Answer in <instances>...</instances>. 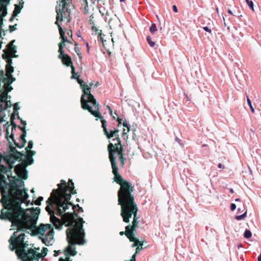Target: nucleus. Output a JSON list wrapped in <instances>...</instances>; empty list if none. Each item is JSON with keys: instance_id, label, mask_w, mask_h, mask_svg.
<instances>
[{"instance_id": "1", "label": "nucleus", "mask_w": 261, "mask_h": 261, "mask_svg": "<svg viewBox=\"0 0 261 261\" xmlns=\"http://www.w3.org/2000/svg\"><path fill=\"white\" fill-rule=\"evenodd\" d=\"M27 199L19 197L9 203H3V208L1 210L0 219L11 222L12 227L17 228L18 234L24 232L30 234L29 231H27V230H29L32 232V236L40 234L39 236H43L46 230L49 231L53 227L50 224L41 223L38 226H36L40 209L38 207L32 208L30 210L31 215H30L27 213L30 208L24 209L21 206Z\"/></svg>"}, {"instance_id": "2", "label": "nucleus", "mask_w": 261, "mask_h": 261, "mask_svg": "<svg viewBox=\"0 0 261 261\" xmlns=\"http://www.w3.org/2000/svg\"><path fill=\"white\" fill-rule=\"evenodd\" d=\"M17 158L11 154L3 155L0 152V191L2 198L0 202L9 203L19 197L28 199V190L24 188V182L20 178L12 175V169L15 167L14 164Z\"/></svg>"}, {"instance_id": "3", "label": "nucleus", "mask_w": 261, "mask_h": 261, "mask_svg": "<svg viewBox=\"0 0 261 261\" xmlns=\"http://www.w3.org/2000/svg\"><path fill=\"white\" fill-rule=\"evenodd\" d=\"M134 190L123 192H118V205H121L120 215L123 221L125 223L129 222V219L134 216L133 225H128L125 227V235L130 241H137L139 240L135 237L136 228L138 226L139 217L137 216L138 208L135 203L134 197L132 194Z\"/></svg>"}, {"instance_id": "4", "label": "nucleus", "mask_w": 261, "mask_h": 261, "mask_svg": "<svg viewBox=\"0 0 261 261\" xmlns=\"http://www.w3.org/2000/svg\"><path fill=\"white\" fill-rule=\"evenodd\" d=\"M18 231H14L8 242L9 249L11 251L15 250V253L19 259L21 261L39 260L41 257L47 255L48 249L43 247L42 253H40L32 248H29V242L25 240L24 233L18 234ZM30 245H32L31 244Z\"/></svg>"}, {"instance_id": "5", "label": "nucleus", "mask_w": 261, "mask_h": 261, "mask_svg": "<svg viewBox=\"0 0 261 261\" xmlns=\"http://www.w3.org/2000/svg\"><path fill=\"white\" fill-rule=\"evenodd\" d=\"M79 219L82 224L77 226L69 228L66 230V238L68 242V246L64 250L65 258L60 257L59 261H72L69 256H75L77 252L75 251V245H83L86 242L85 239V232L83 228V224L85 222L82 217Z\"/></svg>"}, {"instance_id": "6", "label": "nucleus", "mask_w": 261, "mask_h": 261, "mask_svg": "<svg viewBox=\"0 0 261 261\" xmlns=\"http://www.w3.org/2000/svg\"><path fill=\"white\" fill-rule=\"evenodd\" d=\"M108 150L109 152L110 161L112 168V172L114 175V180L116 183L120 185V188L118 190V192H123L134 190L132 184L129 182L124 180L118 173V168L116 165V154H117L118 155L121 165L123 167L124 164V161H125V159L124 158L123 154V151H122V150L115 149L114 145L111 142H110L108 145Z\"/></svg>"}, {"instance_id": "7", "label": "nucleus", "mask_w": 261, "mask_h": 261, "mask_svg": "<svg viewBox=\"0 0 261 261\" xmlns=\"http://www.w3.org/2000/svg\"><path fill=\"white\" fill-rule=\"evenodd\" d=\"M59 189H54L53 190L50 196L52 199L54 200V202L58 207L59 213H62L61 211V207H65L66 209H68V204L66 202L70 199L71 194L68 193V191H71L74 189V183L72 180L69 179V185L66 182L65 180L62 179L61 183L57 185Z\"/></svg>"}, {"instance_id": "8", "label": "nucleus", "mask_w": 261, "mask_h": 261, "mask_svg": "<svg viewBox=\"0 0 261 261\" xmlns=\"http://www.w3.org/2000/svg\"><path fill=\"white\" fill-rule=\"evenodd\" d=\"M46 202L47 205L45 207V210L50 215V222L56 229L59 230L61 229L63 227L61 220L55 215H57L59 216H62L67 209L65 210V207H61V211L62 213H59L58 207L54 202V200L52 199L51 197H49Z\"/></svg>"}, {"instance_id": "9", "label": "nucleus", "mask_w": 261, "mask_h": 261, "mask_svg": "<svg viewBox=\"0 0 261 261\" xmlns=\"http://www.w3.org/2000/svg\"><path fill=\"white\" fill-rule=\"evenodd\" d=\"M91 97L93 100V102L90 104L85 103L84 97L82 100V109L88 110L92 115L96 118H98L101 122V127L103 128V133H108V129L107 128V121L104 119L103 117L99 112V105L96 101V99L93 95H91Z\"/></svg>"}, {"instance_id": "10", "label": "nucleus", "mask_w": 261, "mask_h": 261, "mask_svg": "<svg viewBox=\"0 0 261 261\" xmlns=\"http://www.w3.org/2000/svg\"><path fill=\"white\" fill-rule=\"evenodd\" d=\"M3 58L6 60L7 64L6 65V70L7 73V78L8 79V82L4 84L3 86L7 88V92H11L13 90V87L11 84L13 82L16 81V79L13 76L12 73L14 72V68L12 66V59L11 57L9 55L4 53L2 55Z\"/></svg>"}, {"instance_id": "11", "label": "nucleus", "mask_w": 261, "mask_h": 261, "mask_svg": "<svg viewBox=\"0 0 261 261\" xmlns=\"http://www.w3.org/2000/svg\"><path fill=\"white\" fill-rule=\"evenodd\" d=\"M34 160L31 155H27L26 160L16 165L15 174L19 178L25 180L27 179L28 171L26 168L34 163Z\"/></svg>"}, {"instance_id": "12", "label": "nucleus", "mask_w": 261, "mask_h": 261, "mask_svg": "<svg viewBox=\"0 0 261 261\" xmlns=\"http://www.w3.org/2000/svg\"><path fill=\"white\" fill-rule=\"evenodd\" d=\"M72 0H61L62 3V8L60 9L61 4H59V6L56 7V12L59 13L60 21H63L64 19H67V22H69L71 20L70 16V9L69 7L70 5L72 4Z\"/></svg>"}, {"instance_id": "13", "label": "nucleus", "mask_w": 261, "mask_h": 261, "mask_svg": "<svg viewBox=\"0 0 261 261\" xmlns=\"http://www.w3.org/2000/svg\"><path fill=\"white\" fill-rule=\"evenodd\" d=\"M76 80L77 82L80 85V87L82 89L83 93L81 98V107L82 108L83 97H84L85 103L90 104L93 102V100L90 96L91 95H93L90 93V87L93 85V84L91 83L90 86H89L82 79H80L79 77Z\"/></svg>"}, {"instance_id": "14", "label": "nucleus", "mask_w": 261, "mask_h": 261, "mask_svg": "<svg viewBox=\"0 0 261 261\" xmlns=\"http://www.w3.org/2000/svg\"><path fill=\"white\" fill-rule=\"evenodd\" d=\"M9 92H7V88L3 86L2 89V91L0 93V124L4 121V117L2 116V113L5 110H6L8 102L11 103L10 100H8V98H10L11 96L8 95Z\"/></svg>"}, {"instance_id": "15", "label": "nucleus", "mask_w": 261, "mask_h": 261, "mask_svg": "<svg viewBox=\"0 0 261 261\" xmlns=\"http://www.w3.org/2000/svg\"><path fill=\"white\" fill-rule=\"evenodd\" d=\"M17 127H18L22 131V134L19 136V141L20 143L17 142L14 138V135L13 134L11 135V138L12 139V141L14 142V144L16 145V146L19 148H21L23 147L27 143V140H25V137L27 136V132L25 130V127H22L20 126H17V124L13 121L12 122V130L13 129H15Z\"/></svg>"}, {"instance_id": "16", "label": "nucleus", "mask_w": 261, "mask_h": 261, "mask_svg": "<svg viewBox=\"0 0 261 261\" xmlns=\"http://www.w3.org/2000/svg\"><path fill=\"white\" fill-rule=\"evenodd\" d=\"M54 230L51 228V230L48 231L47 233L43 236H39V239L41 240L43 244L46 246L51 245L50 242L54 239Z\"/></svg>"}, {"instance_id": "17", "label": "nucleus", "mask_w": 261, "mask_h": 261, "mask_svg": "<svg viewBox=\"0 0 261 261\" xmlns=\"http://www.w3.org/2000/svg\"><path fill=\"white\" fill-rule=\"evenodd\" d=\"M119 130L114 127H111L109 130H108V133H103L106 136L107 138L108 139H110L113 137H115L112 139L113 141H115V140L118 141V142L120 143V138L118 133Z\"/></svg>"}, {"instance_id": "18", "label": "nucleus", "mask_w": 261, "mask_h": 261, "mask_svg": "<svg viewBox=\"0 0 261 261\" xmlns=\"http://www.w3.org/2000/svg\"><path fill=\"white\" fill-rule=\"evenodd\" d=\"M11 0H0V19L3 18L7 14V6Z\"/></svg>"}, {"instance_id": "19", "label": "nucleus", "mask_w": 261, "mask_h": 261, "mask_svg": "<svg viewBox=\"0 0 261 261\" xmlns=\"http://www.w3.org/2000/svg\"><path fill=\"white\" fill-rule=\"evenodd\" d=\"M7 139L10 144V151L15 155L16 158L17 159H21L22 158L24 155V153L17 151L16 149V147H14L12 145V143L9 141V139L7 138Z\"/></svg>"}, {"instance_id": "20", "label": "nucleus", "mask_w": 261, "mask_h": 261, "mask_svg": "<svg viewBox=\"0 0 261 261\" xmlns=\"http://www.w3.org/2000/svg\"><path fill=\"white\" fill-rule=\"evenodd\" d=\"M60 59L62 60L63 63L67 66H70V64H72L71 57L68 55L65 54L64 53L62 58Z\"/></svg>"}, {"instance_id": "21", "label": "nucleus", "mask_w": 261, "mask_h": 261, "mask_svg": "<svg viewBox=\"0 0 261 261\" xmlns=\"http://www.w3.org/2000/svg\"><path fill=\"white\" fill-rule=\"evenodd\" d=\"M23 2H22V3H20L19 5L17 4H15L14 5L15 8L12 13V14H13V17H16L19 13H20L21 10L23 7Z\"/></svg>"}, {"instance_id": "22", "label": "nucleus", "mask_w": 261, "mask_h": 261, "mask_svg": "<svg viewBox=\"0 0 261 261\" xmlns=\"http://www.w3.org/2000/svg\"><path fill=\"white\" fill-rule=\"evenodd\" d=\"M59 19H60L59 13L57 12V16H56V21L55 22V23L57 25H58L59 33H60V36H61L62 35L65 34V31L63 30V29H62V28L61 27V26L60 25V24L59 23Z\"/></svg>"}, {"instance_id": "23", "label": "nucleus", "mask_w": 261, "mask_h": 261, "mask_svg": "<svg viewBox=\"0 0 261 261\" xmlns=\"http://www.w3.org/2000/svg\"><path fill=\"white\" fill-rule=\"evenodd\" d=\"M59 19H60L59 13L57 12V16H56V21L55 22V23L57 25H58L59 33H60V36H61L62 35L65 34V31L63 30V29H62V28L61 27V26L60 25V24L59 23Z\"/></svg>"}, {"instance_id": "24", "label": "nucleus", "mask_w": 261, "mask_h": 261, "mask_svg": "<svg viewBox=\"0 0 261 261\" xmlns=\"http://www.w3.org/2000/svg\"><path fill=\"white\" fill-rule=\"evenodd\" d=\"M65 45V42L63 41L61 42L59 44V50L58 52L59 53V55L58 56L59 58H62V57L64 55V50L63 48H64Z\"/></svg>"}, {"instance_id": "25", "label": "nucleus", "mask_w": 261, "mask_h": 261, "mask_svg": "<svg viewBox=\"0 0 261 261\" xmlns=\"http://www.w3.org/2000/svg\"><path fill=\"white\" fill-rule=\"evenodd\" d=\"M4 26V18L0 19V41H2V39H3L2 37V32H3L4 34L3 35L5 36V31L3 29V28Z\"/></svg>"}, {"instance_id": "26", "label": "nucleus", "mask_w": 261, "mask_h": 261, "mask_svg": "<svg viewBox=\"0 0 261 261\" xmlns=\"http://www.w3.org/2000/svg\"><path fill=\"white\" fill-rule=\"evenodd\" d=\"M5 75L4 70H0V82L1 83H4V84H6V82L8 81V79L7 77H5Z\"/></svg>"}, {"instance_id": "27", "label": "nucleus", "mask_w": 261, "mask_h": 261, "mask_svg": "<svg viewBox=\"0 0 261 261\" xmlns=\"http://www.w3.org/2000/svg\"><path fill=\"white\" fill-rule=\"evenodd\" d=\"M7 49H8L11 54L14 55V56L13 57L16 58L18 57L17 55H15V53L17 52V47L15 45H13V46L7 47Z\"/></svg>"}, {"instance_id": "28", "label": "nucleus", "mask_w": 261, "mask_h": 261, "mask_svg": "<svg viewBox=\"0 0 261 261\" xmlns=\"http://www.w3.org/2000/svg\"><path fill=\"white\" fill-rule=\"evenodd\" d=\"M117 143L113 144L114 145V148L115 149L118 150H122L123 151V145L121 144V141L120 140V143L118 142V141H117Z\"/></svg>"}, {"instance_id": "29", "label": "nucleus", "mask_w": 261, "mask_h": 261, "mask_svg": "<svg viewBox=\"0 0 261 261\" xmlns=\"http://www.w3.org/2000/svg\"><path fill=\"white\" fill-rule=\"evenodd\" d=\"M149 31L152 34H155V33L158 31L155 23H151V24L149 28Z\"/></svg>"}, {"instance_id": "30", "label": "nucleus", "mask_w": 261, "mask_h": 261, "mask_svg": "<svg viewBox=\"0 0 261 261\" xmlns=\"http://www.w3.org/2000/svg\"><path fill=\"white\" fill-rule=\"evenodd\" d=\"M243 236L245 238L248 239L251 237L252 232L249 229H246V230L244 231Z\"/></svg>"}, {"instance_id": "31", "label": "nucleus", "mask_w": 261, "mask_h": 261, "mask_svg": "<svg viewBox=\"0 0 261 261\" xmlns=\"http://www.w3.org/2000/svg\"><path fill=\"white\" fill-rule=\"evenodd\" d=\"M71 72L72 76H71V79L76 80L79 77V75L77 74V73L75 72V68L73 66H72L71 67Z\"/></svg>"}, {"instance_id": "32", "label": "nucleus", "mask_w": 261, "mask_h": 261, "mask_svg": "<svg viewBox=\"0 0 261 261\" xmlns=\"http://www.w3.org/2000/svg\"><path fill=\"white\" fill-rule=\"evenodd\" d=\"M146 40L147 41V43L151 47H153L155 46V43L151 40V38L150 36H147Z\"/></svg>"}, {"instance_id": "33", "label": "nucleus", "mask_w": 261, "mask_h": 261, "mask_svg": "<svg viewBox=\"0 0 261 261\" xmlns=\"http://www.w3.org/2000/svg\"><path fill=\"white\" fill-rule=\"evenodd\" d=\"M247 216V211L241 215H237L235 217L237 220L240 221L244 219Z\"/></svg>"}, {"instance_id": "34", "label": "nucleus", "mask_w": 261, "mask_h": 261, "mask_svg": "<svg viewBox=\"0 0 261 261\" xmlns=\"http://www.w3.org/2000/svg\"><path fill=\"white\" fill-rule=\"evenodd\" d=\"M122 124H123L124 127H125L128 129V131H129L130 125L127 123V121L125 118H122Z\"/></svg>"}, {"instance_id": "35", "label": "nucleus", "mask_w": 261, "mask_h": 261, "mask_svg": "<svg viewBox=\"0 0 261 261\" xmlns=\"http://www.w3.org/2000/svg\"><path fill=\"white\" fill-rule=\"evenodd\" d=\"M247 102L250 108V110H251V111L252 112V113H254V109L253 108V107L252 106L251 100L250 99V98H249V97L248 96H247Z\"/></svg>"}, {"instance_id": "36", "label": "nucleus", "mask_w": 261, "mask_h": 261, "mask_svg": "<svg viewBox=\"0 0 261 261\" xmlns=\"http://www.w3.org/2000/svg\"><path fill=\"white\" fill-rule=\"evenodd\" d=\"M247 4L248 5V7L251 9L252 11H254V4L252 1L251 0H245Z\"/></svg>"}, {"instance_id": "37", "label": "nucleus", "mask_w": 261, "mask_h": 261, "mask_svg": "<svg viewBox=\"0 0 261 261\" xmlns=\"http://www.w3.org/2000/svg\"><path fill=\"white\" fill-rule=\"evenodd\" d=\"M33 144H34V143H33V141H32V140L29 141L28 142V145L27 147H26V148H25V150L27 151L31 150L33 147Z\"/></svg>"}, {"instance_id": "38", "label": "nucleus", "mask_w": 261, "mask_h": 261, "mask_svg": "<svg viewBox=\"0 0 261 261\" xmlns=\"http://www.w3.org/2000/svg\"><path fill=\"white\" fill-rule=\"evenodd\" d=\"M111 116L112 117L113 120H116L118 122V126L119 127L122 124V119L119 118V117H118L116 118L115 116L113 115Z\"/></svg>"}, {"instance_id": "39", "label": "nucleus", "mask_w": 261, "mask_h": 261, "mask_svg": "<svg viewBox=\"0 0 261 261\" xmlns=\"http://www.w3.org/2000/svg\"><path fill=\"white\" fill-rule=\"evenodd\" d=\"M74 50L77 54V56H79V58L80 59H82V55L80 53V48L79 47L75 46L74 47Z\"/></svg>"}, {"instance_id": "40", "label": "nucleus", "mask_w": 261, "mask_h": 261, "mask_svg": "<svg viewBox=\"0 0 261 261\" xmlns=\"http://www.w3.org/2000/svg\"><path fill=\"white\" fill-rule=\"evenodd\" d=\"M60 38L62 39V41L64 42L70 43L67 37L66 36L65 34L62 35V36H60Z\"/></svg>"}, {"instance_id": "41", "label": "nucleus", "mask_w": 261, "mask_h": 261, "mask_svg": "<svg viewBox=\"0 0 261 261\" xmlns=\"http://www.w3.org/2000/svg\"><path fill=\"white\" fill-rule=\"evenodd\" d=\"M234 16L238 17L241 20V21H242L241 19V18L243 17L242 15L240 14V12L239 10H238L237 12L234 11Z\"/></svg>"}, {"instance_id": "42", "label": "nucleus", "mask_w": 261, "mask_h": 261, "mask_svg": "<svg viewBox=\"0 0 261 261\" xmlns=\"http://www.w3.org/2000/svg\"><path fill=\"white\" fill-rule=\"evenodd\" d=\"M16 25H17V24H15V25H9V32L10 33H12L13 31H15L17 29H16Z\"/></svg>"}, {"instance_id": "43", "label": "nucleus", "mask_w": 261, "mask_h": 261, "mask_svg": "<svg viewBox=\"0 0 261 261\" xmlns=\"http://www.w3.org/2000/svg\"><path fill=\"white\" fill-rule=\"evenodd\" d=\"M135 243L132 244V247H135L137 246H143V243L140 241V243L137 242V241H134Z\"/></svg>"}, {"instance_id": "44", "label": "nucleus", "mask_w": 261, "mask_h": 261, "mask_svg": "<svg viewBox=\"0 0 261 261\" xmlns=\"http://www.w3.org/2000/svg\"><path fill=\"white\" fill-rule=\"evenodd\" d=\"M236 204L235 203H231L230 204V208L231 211H234L236 209Z\"/></svg>"}, {"instance_id": "45", "label": "nucleus", "mask_w": 261, "mask_h": 261, "mask_svg": "<svg viewBox=\"0 0 261 261\" xmlns=\"http://www.w3.org/2000/svg\"><path fill=\"white\" fill-rule=\"evenodd\" d=\"M202 29L205 31V32H207L210 34L212 33V30L211 29H210L207 26H205V27H203L202 28Z\"/></svg>"}, {"instance_id": "46", "label": "nucleus", "mask_w": 261, "mask_h": 261, "mask_svg": "<svg viewBox=\"0 0 261 261\" xmlns=\"http://www.w3.org/2000/svg\"><path fill=\"white\" fill-rule=\"evenodd\" d=\"M15 40H13L12 41H11L7 45V47H11V46H13V43L15 42Z\"/></svg>"}, {"instance_id": "47", "label": "nucleus", "mask_w": 261, "mask_h": 261, "mask_svg": "<svg viewBox=\"0 0 261 261\" xmlns=\"http://www.w3.org/2000/svg\"><path fill=\"white\" fill-rule=\"evenodd\" d=\"M36 154V151L34 150H30V151L28 153V155H31L32 157L33 155H34Z\"/></svg>"}, {"instance_id": "48", "label": "nucleus", "mask_w": 261, "mask_h": 261, "mask_svg": "<svg viewBox=\"0 0 261 261\" xmlns=\"http://www.w3.org/2000/svg\"><path fill=\"white\" fill-rule=\"evenodd\" d=\"M61 251L59 250H55L54 251V256H58L59 255V254L61 253Z\"/></svg>"}, {"instance_id": "49", "label": "nucleus", "mask_w": 261, "mask_h": 261, "mask_svg": "<svg viewBox=\"0 0 261 261\" xmlns=\"http://www.w3.org/2000/svg\"><path fill=\"white\" fill-rule=\"evenodd\" d=\"M107 109H108V110L109 111L110 115L111 116H112L113 111H112V109H111V108L109 106H107Z\"/></svg>"}, {"instance_id": "50", "label": "nucleus", "mask_w": 261, "mask_h": 261, "mask_svg": "<svg viewBox=\"0 0 261 261\" xmlns=\"http://www.w3.org/2000/svg\"><path fill=\"white\" fill-rule=\"evenodd\" d=\"M107 109H108V110L109 111L110 115L111 116H112L113 111H112V109H111V108L109 106H107Z\"/></svg>"}, {"instance_id": "51", "label": "nucleus", "mask_w": 261, "mask_h": 261, "mask_svg": "<svg viewBox=\"0 0 261 261\" xmlns=\"http://www.w3.org/2000/svg\"><path fill=\"white\" fill-rule=\"evenodd\" d=\"M172 10L175 13H177L178 12V9L175 5H173Z\"/></svg>"}, {"instance_id": "52", "label": "nucleus", "mask_w": 261, "mask_h": 261, "mask_svg": "<svg viewBox=\"0 0 261 261\" xmlns=\"http://www.w3.org/2000/svg\"><path fill=\"white\" fill-rule=\"evenodd\" d=\"M16 108H15L14 109V115H18V110L20 109V108H17V109Z\"/></svg>"}, {"instance_id": "53", "label": "nucleus", "mask_w": 261, "mask_h": 261, "mask_svg": "<svg viewBox=\"0 0 261 261\" xmlns=\"http://www.w3.org/2000/svg\"><path fill=\"white\" fill-rule=\"evenodd\" d=\"M142 249V247H141V248H139V247H138L136 249V252H135V254H137L139 251Z\"/></svg>"}, {"instance_id": "54", "label": "nucleus", "mask_w": 261, "mask_h": 261, "mask_svg": "<svg viewBox=\"0 0 261 261\" xmlns=\"http://www.w3.org/2000/svg\"><path fill=\"white\" fill-rule=\"evenodd\" d=\"M21 124H22L23 125V127H25V126L27 125V122L26 121H24V120H23L22 119H21Z\"/></svg>"}, {"instance_id": "55", "label": "nucleus", "mask_w": 261, "mask_h": 261, "mask_svg": "<svg viewBox=\"0 0 261 261\" xmlns=\"http://www.w3.org/2000/svg\"><path fill=\"white\" fill-rule=\"evenodd\" d=\"M77 206L78 207V211H77L78 212H84L83 208L82 207H80L79 204L77 205Z\"/></svg>"}, {"instance_id": "56", "label": "nucleus", "mask_w": 261, "mask_h": 261, "mask_svg": "<svg viewBox=\"0 0 261 261\" xmlns=\"http://www.w3.org/2000/svg\"><path fill=\"white\" fill-rule=\"evenodd\" d=\"M218 167L219 168H223L224 169L225 168L224 167V165L221 163H219L218 165Z\"/></svg>"}, {"instance_id": "57", "label": "nucleus", "mask_w": 261, "mask_h": 261, "mask_svg": "<svg viewBox=\"0 0 261 261\" xmlns=\"http://www.w3.org/2000/svg\"><path fill=\"white\" fill-rule=\"evenodd\" d=\"M125 129L123 128V135H122V138L123 139H125V137L126 136V133L125 132Z\"/></svg>"}, {"instance_id": "58", "label": "nucleus", "mask_w": 261, "mask_h": 261, "mask_svg": "<svg viewBox=\"0 0 261 261\" xmlns=\"http://www.w3.org/2000/svg\"><path fill=\"white\" fill-rule=\"evenodd\" d=\"M227 12L230 14V15H234V12L233 13L232 11L230 9L227 10Z\"/></svg>"}, {"instance_id": "59", "label": "nucleus", "mask_w": 261, "mask_h": 261, "mask_svg": "<svg viewBox=\"0 0 261 261\" xmlns=\"http://www.w3.org/2000/svg\"><path fill=\"white\" fill-rule=\"evenodd\" d=\"M69 200H69L68 201L66 202V203L67 204H68V208L69 207V205H72V206H74V205H73L71 202H70L69 201Z\"/></svg>"}, {"instance_id": "60", "label": "nucleus", "mask_w": 261, "mask_h": 261, "mask_svg": "<svg viewBox=\"0 0 261 261\" xmlns=\"http://www.w3.org/2000/svg\"><path fill=\"white\" fill-rule=\"evenodd\" d=\"M15 17H13V14H12V16L11 17V18H10L9 19V21L10 22H12L14 19Z\"/></svg>"}, {"instance_id": "61", "label": "nucleus", "mask_w": 261, "mask_h": 261, "mask_svg": "<svg viewBox=\"0 0 261 261\" xmlns=\"http://www.w3.org/2000/svg\"><path fill=\"white\" fill-rule=\"evenodd\" d=\"M86 45L87 49V52L89 53V48H90L89 44L88 43H87Z\"/></svg>"}, {"instance_id": "62", "label": "nucleus", "mask_w": 261, "mask_h": 261, "mask_svg": "<svg viewBox=\"0 0 261 261\" xmlns=\"http://www.w3.org/2000/svg\"><path fill=\"white\" fill-rule=\"evenodd\" d=\"M84 3H85V9H86V7H88V2H87V0H84Z\"/></svg>"}, {"instance_id": "63", "label": "nucleus", "mask_w": 261, "mask_h": 261, "mask_svg": "<svg viewBox=\"0 0 261 261\" xmlns=\"http://www.w3.org/2000/svg\"><path fill=\"white\" fill-rule=\"evenodd\" d=\"M257 260L261 261V253L258 256Z\"/></svg>"}, {"instance_id": "64", "label": "nucleus", "mask_w": 261, "mask_h": 261, "mask_svg": "<svg viewBox=\"0 0 261 261\" xmlns=\"http://www.w3.org/2000/svg\"><path fill=\"white\" fill-rule=\"evenodd\" d=\"M243 211V210H242V208L241 207H238V209H237V211H238V213L241 212Z\"/></svg>"}]
</instances>
